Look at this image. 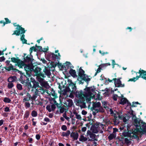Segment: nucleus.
Listing matches in <instances>:
<instances>
[{
    "instance_id": "57",
    "label": "nucleus",
    "mask_w": 146,
    "mask_h": 146,
    "mask_svg": "<svg viewBox=\"0 0 146 146\" xmlns=\"http://www.w3.org/2000/svg\"><path fill=\"white\" fill-rule=\"evenodd\" d=\"M63 117H64L67 120H68V119H69V117H67V115H66V112L64 113L63 114Z\"/></svg>"
},
{
    "instance_id": "53",
    "label": "nucleus",
    "mask_w": 146,
    "mask_h": 146,
    "mask_svg": "<svg viewBox=\"0 0 146 146\" xmlns=\"http://www.w3.org/2000/svg\"><path fill=\"white\" fill-rule=\"evenodd\" d=\"M75 115L76 116V118L78 119H79L80 120L81 119V117L80 115H78L77 113L76 112Z\"/></svg>"
},
{
    "instance_id": "7",
    "label": "nucleus",
    "mask_w": 146,
    "mask_h": 146,
    "mask_svg": "<svg viewBox=\"0 0 146 146\" xmlns=\"http://www.w3.org/2000/svg\"><path fill=\"white\" fill-rule=\"evenodd\" d=\"M80 94L79 95H78L77 97H78L79 99L77 101V104H78L77 106H80V107L82 106L80 104H82V106L85 107L86 106V103L84 102L85 101V98L82 97V93H80Z\"/></svg>"
},
{
    "instance_id": "2",
    "label": "nucleus",
    "mask_w": 146,
    "mask_h": 146,
    "mask_svg": "<svg viewBox=\"0 0 146 146\" xmlns=\"http://www.w3.org/2000/svg\"><path fill=\"white\" fill-rule=\"evenodd\" d=\"M69 83V86H66L64 89V91L66 92H71V93L75 94L76 97H77L79 91H77V88L76 84L73 83L71 80H68Z\"/></svg>"
},
{
    "instance_id": "28",
    "label": "nucleus",
    "mask_w": 146,
    "mask_h": 146,
    "mask_svg": "<svg viewBox=\"0 0 146 146\" xmlns=\"http://www.w3.org/2000/svg\"><path fill=\"white\" fill-rule=\"evenodd\" d=\"M141 121V120L140 121H138L137 118L135 119L134 120V125L136 127L139 126L138 125H140Z\"/></svg>"
},
{
    "instance_id": "56",
    "label": "nucleus",
    "mask_w": 146,
    "mask_h": 146,
    "mask_svg": "<svg viewBox=\"0 0 146 146\" xmlns=\"http://www.w3.org/2000/svg\"><path fill=\"white\" fill-rule=\"evenodd\" d=\"M46 109L49 112L51 111V109L50 108V106L47 105L46 107Z\"/></svg>"
},
{
    "instance_id": "46",
    "label": "nucleus",
    "mask_w": 146,
    "mask_h": 146,
    "mask_svg": "<svg viewBox=\"0 0 146 146\" xmlns=\"http://www.w3.org/2000/svg\"><path fill=\"white\" fill-rule=\"evenodd\" d=\"M25 106L26 108H29L30 106V104L29 102H25Z\"/></svg>"
},
{
    "instance_id": "51",
    "label": "nucleus",
    "mask_w": 146,
    "mask_h": 146,
    "mask_svg": "<svg viewBox=\"0 0 146 146\" xmlns=\"http://www.w3.org/2000/svg\"><path fill=\"white\" fill-rule=\"evenodd\" d=\"M65 64H66V65H65V67H66V66L67 67V68H68V67L70 66H71V65H72V64L70 63V62H68V61H67L66 62Z\"/></svg>"
},
{
    "instance_id": "32",
    "label": "nucleus",
    "mask_w": 146,
    "mask_h": 146,
    "mask_svg": "<svg viewBox=\"0 0 146 146\" xmlns=\"http://www.w3.org/2000/svg\"><path fill=\"white\" fill-rule=\"evenodd\" d=\"M30 114V112L29 111L27 110L25 111L24 116V119L26 120Z\"/></svg>"
},
{
    "instance_id": "64",
    "label": "nucleus",
    "mask_w": 146,
    "mask_h": 146,
    "mask_svg": "<svg viewBox=\"0 0 146 146\" xmlns=\"http://www.w3.org/2000/svg\"><path fill=\"white\" fill-rule=\"evenodd\" d=\"M44 120L46 121L47 122H49L50 121V119L47 117H45L44 119Z\"/></svg>"
},
{
    "instance_id": "11",
    "label": "nucleus",
    "mask_w": 146,
    "mask_h": 146,
    "mask_svg": "<svg viewBox=\"0 0 146 146\" xmlns=\"http://www.w3.org/2000/svg\"><path fill=\"white\" fill-rule=\"evenodd\" d=\"M121 79V78H114L113 79V80L114 81L115 87L119 88L123 87L125 86L124 84H121V82L120 80Z\"/></svg>"
},
{
    "instance_id": "22",
    "label": "nucleus",
    "mask_w": 146,
    "mask_h": 146,
    "mask_svg": "<svg viewBox=\"0 0 146 146\" xmlns=\"http://www.w3.org/2000/svg\"><path fill=\"white\" fill-rule=\"evenodd\" d=\"M92 132L88 130L87 131V136L89 135L90 138L94 139L96 136V135Z\"/></svg>"
},
{
    "instance_id": "49",
    "label": "nucleus",
    "mask_w": 146,
    "mask_h": 146,
    "mask_svg": "<svg viewBox=\"0 0 146 146\" xmlns=\"http://www.w3.org/2000/svg\"><path fill=\"white\" fill-rule=\"evenodd\" d=\"M66 110V109L64 107L62 106L60 109V113H63L64 111Z\"/></svg>"
},
{
    "instance_id": "54",
    "label": "nucleus",
    "mask_w": 146,
    "mask_h": 146,
    "mask_svg": "<svg viewBox=\"0 0 146 146\" xmlns=\"http://www.w3.org/2000/svg\"><path fill=\"white\" fill-rule=\"evenodd\" d=\"M61 129L63 131H65L67 129V126L65 125H63L61 127Z\"/></svg>"
},
{
    "instance_id": "24",
    "label": "nucleus",
    "mask_w": 146,
    "mask_h": 146,
    "mask_svg": "<svg viewBox=\"0 0 146 146\" xmlns=\"http://www.w3.org/2000/svg\"><path fill=\"white\" fill-rule=\"evenodd\" d=\"M31 99V95L29 93L27 92V94L26 97L23 99V102L26 101H29Z\"/></svg>"
},
{
    "instance_id": "17",
    "label": "nucleus",
    "mask_w": 146,
    "mask_h": 146,
    "mask_svg": "<svg viewBox=\"0 0 146 146\" xmlns=\"http://www.w3.org/2000/svg\"><path fill=\"white\" fill-rule=\"evenodd\" d=\"M101 103L100 102H93L92 104V107L91 108L92 110H94V109H96V108H99L101 106Z\"/></svg>"
},
{
    "instance_id": "55",
    "label": "nucleus",
    "mask_w": 146,
    "mask_h": 146,
    "mask_svg": "<svg viewBox=\"0 0 146 146\" xmlns=\"http://www.w3.org/2000/svg\"><path fill=\"white\" fill-rule=\"evenodd\" d=\"M37 97V96L34 94L32 97H31V99L32 100H35L36 98Z\"/></svg>"
},
{
    "instance_id": "35",
    "label": "nucleus",
    "mask_w": 146,
    "mask_h": 146,
    "mask_svg": "<svg viewBox=\"0 0 146 146\" xmlns=\"http://www.w3.org/2000/svg\"><path fill=\"white\" fill-rule=\"evenodd\" d=\"M57 63H58L57 65L59 68H60V67L62 69H64L65 68V70H67L66 68V67H65V65H62L61 63H59V61L58 62H57Z\"/></svg>"
},
{
    "instance_id": "15",
    "label": "nucleus",
    "mask_w": 146,
    "mask_h": 146,
    "mask_svg": "<svg viewBox=\"0 0 146 146\" xmlns=\"http://www.w3.org/2000/svg\"><path fill=\"white\" fill-rule=\"evenodd\" d=\"M79 136V134L77 132H72L70 134V137H72L74 140H77Z\"/></svg>"
},
{
    "instance_id": "39",
    "label": "nucleus",
    "mask_w": 146,
    "mask_h": 146,
    "mask_svg": "<svg viewBox=\"0 0 146 146\" xmlns=\"http://www.w3.org/2000/svg\"><path fill=\"white\" fill-rule=\"evenodd\" d=\"M130 111L129 113L130 115H131L132 118H133L134 117H136L135 115L133 114L134 111L132 110L131 107H130Z\"/></svg>"
},
{
    "instance_id": "34",
    "label": "nucleus",
    "mask_w": 146,
    "mask_h": 146,
    "mask_svg": "<svg viewBox=\"0 0 146 146\" xmlns=\"http://www.w3.org/2000/svg\"><path fill=\"white\" fill-rule=\"evenodd\" d=\"M37 50V49L36 48V47L34 46H33L30 48L29 50L30 54H31V53L33 51H34V52H36Z\"/></svg>"
},
{
    "instance_id": "9",
    "label": "nucleus",
    "mask_w": 146,
    "mask_h": 146,
    "mask_svg": "<svg viewBox=\"0 0 146 146\" xmlns=\"http://www.w3.org/2000/svg\"><path fill=\"white\" fill-rule=\"evenodd\" d=\"M13 25L14 27L17 26L16 28V30H15L12 35H19V31H21L23 33L24 31L23 28L21 27V26L19 24L17 25V23H14L13 24Z\"/></svg>"
},
{
    "instance_id": "50",
    "label": "nucleus",
    "mask_w": 146,
    "mask_h": 146,
    "mask_svg": "<svg viewBox=\"0 0 146 146\" xmlns=\"http://www.w3.org/2000/svg\"><path fill=\"white\" fill-rule=\"evenodd\" d=\"M118 97L117 95L116 94H113V96L112 98L113 100L116 101L117 100V98Z\"/></svg>"
},
{
    "instance_id": "20",
    "label": "nucleus",
    "mask_w": 146,
    "mask_h": 146,
    "mask_svg": "<svg viewBox=\"0 0 146 146\" xmlns=\"http://www.w3.org/2000/svg\"><path fill=\"white\" fill-rule=\"evenodd\" d=\"M25 62H24V61H23L21 60V59H20L19 61L17 62V65L20 68H22L23 66H25L26 65V64H25Z\"/></svg>"
},
{
    "instance_id": "40",
    "label": "nucleus",
    "mask_w": 146,
    "mask_h": 146,
    "mask_svg": "<svg viewBox=\"0 0 146 146\" xmlns=\"http://www.w3.org/2000/svg\"><path fill=\"white\" fill-rule=\"evenodd\" d=\"M5 22L4 23V25H3V26H4L6 24H7L11 23V21L9 20L7 18H5Z\"/></svg>"
},
{
    "instance_id": "23",
    "label": "nucleus",
    "mask_w": 146,
    "mask_h": 146,
    "mask_svg": "<svg viewBox=\"0 0 146 146\" xmlns=\"http://www.w3.org/2000/svg\"><path fill=\"white\" fill-rule=\"evenodd\" d=\"M17 78L16 76H11L8 79V81L9 82H12L17 81Z\"/></svg>"
},
{
    "instance_id": "63",
    "label": "nucleus",
    "mask_w": 146,
    "mask_h": 146,
    "mask_svg": "<svg viewBox=\"0 0 146 146\" xmlns=\"http://www.w3.org/2000/svg\"><path fill=\"white\" fill-rule=\"evenodd\" d=\"M87 112L85 110H83L82 111V113L83 115H85L87 114Z\"/></svg>"
},
{
    "instance_id": "26",
    "label": "nucleus",
    "mask_w": 146,
    "mask_h": 146,
    "mask_svg": "<svg viewBox=\"0 0 146 146\" xmlns=\"http://www.w3.org/2000/svg\"><path fill=\"white\" fill-rule=\"evenodd\" d=\"M24 29V31L22 33V32L21 31H19V33L20 34L19 35H16V36H19L21 34L22 35L21 36V37L20 38L21 40H22L23 39V38H25V35L24 34L25 33L26 31V30H25V29L23 28Z\"/></svg>"
},
{
    "instance_id": "6",
    "label": "nucleus",
    "mask_w": 146,
    "mask_h": 146,
    "mask_svg": "<svg viewBox=\"0 0 146 146\" xmlns=\"http://www.w3.org/2000/svg\"><path fill=\"white\" fill-rule=\"evenodd\" d=\"M42 69L41 68L38 67L37 66L35 67L33 71L35 73V75L37 77L41 76L43 78H44L45 76L42 72H41Z\"/></svg>"
},
{
    "instance_id": "52",
    "label": "nucleus",
    "mask_w": 146,
    "mask_h": 146,
    "mask_svg": "<svg viewBox=\"0 0 146 146\" xmlns=\"http://www.w3.org/2000/svg\"><path fill=\"white\" fill-rule=\"evenodd\" d=\"M125 143L127 144H129L131 143V141L129 140L127 138H125L124 139Z\"/></svg>"
},
{
    "instance_id": "62",
    "label": "nucleus",
    "mask_w": 146,
    "mask_h": 146,
    "mask_svg": "<svg viewBox=\"0 0 146 146\" xmlns=\"http://www.w3.org/2000/svg\"><path fill=\"white\" fill-rule=\"evenodd\" d=\"M48 48H43V49H42V52H46L48 50V47H47Z\"/></svg>"
},
{
    "instance_id": "12",
    "label": "nucleus",
    "mask_w": 146,
    "mask_h": 146,
    "mask_svg": "<svg viewBox=\"0 0 146 146\" xmlns=\"http://www.w3.org/2000/svg\"><path fill=\"white\" fill-rule=\"evenodd\" d=\"M98 122L93 123L91 127L90 130L94 133H97L98 132V127H99V123Z\"/></svg>"
},
{
    "instance_id": "25",
    "label": "nucleus",
    "mask_w": 146,
    "mask_h": 146,
    "mask_svg": "<svg viewBox=\"0 0 146 146\" xmlns=\"http://www.w3.org/2000/svg\"><path fill=\"white\" fill-rule=\"evenodd\" d=\"M98 108H96V109H94V110L97 111L96 112L98 113H104V112L105 110L102 106H101L100 107Z\"/></svg>"
},
{
    "instance_id": "42",
    "label": "nucleus",
    "mask_w": 146,
    "mask_h": 146,
    "mask_svg": "<svg viewBox=\"0 0 146 146\" xmlns=\"http://www.w3.org/2000/svg\"><path fill=\"white\" fill-rule=\"evenodd\" d=\"M17 88L19 90H21L23 89L22 85L19 84H17Z\"/></svg>"
},
{
    "instance_id": "27",
    "label": "nucleus",
    "mask_w": 146,
    "mask_h": 146,
    "mask_svg": "<svg viewBox=\"0 0 146 146\" xmlns=\"http://www.w3.org/2000/svg\"><path fill=\"white\" fill-rule=\"evenodd\" d=\"M123 135L125 137H130L131 135V133L126 130H124L123 133Z\"/></svg>"
},
{
    "instance_id": "19",
    "label": "nucleus",
    "mask_w": 146,
    "mask_h": 146,
    "mask_svg": "<svg viewBox=\"0 0 146 146\" xmlns=\"http://www.w3.org/2000/svg\"><path fill=\"white\" fill-rule=\"evenodd\" d=\"M70 74L74 78L78 77V76L76 74V72L75 70L72 69H70L69 72Z\"/></svg>"
},
{
    "instance_id": "48",
    "label": "nucleus",
    "mask_w": 146,
    "mask_h": 146,
    "mask_svg": "<svg viewBox=\"0 0 146 146\" xmlns=\"http://www.w3.org/2000/svg\"><path fill=\"white\" fill-rule=\"evenodd\" d=\"M40 76L37 77V80L38 81L41 83H42L43 82L44 79L43 78H41Z\"/></svg>"
},
{
    "instance_id": "43",
    "label": "nucleus",
    "mask_w": 146,
    "mask_h": 146,
    "mask_svg": "<svg viewBox=\"0 0 146 146\" xmlns=\"http://www.w3.org/2000/svg\"><path fill=\"white\" fill-rule=\"evenodd\" d=\"M14 84L12 82H9L8 84L7 87L11 89L14 86Z\"/></svg>"
},
{
    "instance_id": "38",
    "label": "nucleus",
    "mask_w": 146,
    "mask_h": 146,
    "mask_svg": "<svg viewBox=\"0 0 146 146\" xmlns=\"http://www.w3.org/2000/svg\"><path fill=\"white\" fill-rule=\"evenodd\" d=\"M31 115L33 117H36L37 115V113L35 110H34L32 111Z\"/></svg>"
},
{
    "instance_id": "29",
    "label": "nucleus",
    "mask_w": 146,
    "mask_h": 146,
    "mask_svg": "<svg viewBox=\"0 0 146 146\" xmlns=\"http://www.w3.org/2000/svg\"><path fill=\"white\" fill-rule=\"evenodd\" d=\"M20 59H19L18 57H17L16 58L15 57H12L11 58V61L14 63H17L19 61Z\"/></svg>"
},
{
    "instance_id": "45",
    "label": "nucleus",
    "mask_w": 146,
    "mask_h": 146,
    "mask_svg": "<svg viewBox=\"0 0 146 146\" xmlns=\"http://www.w3.org/2000/svg\"><path fill=\"white\" fill-rule=\"evenodd\" d=\"M68 102H69V103L68 106L69 107H71L73 104L72 100L71 99H69L68 100Z\"/></svg>"
},
{
    "instance_id": "16",
    "label": "nucleus",
    "mask_w": 146,
    "mask_h": 146,
    "mask_svg": "<svg viewBox=\"0 0 146 146\" xmlns=\"http://www.w3.org/2000/svg\"><path fill=\"white\" fill-rule=\"evenodd\" d=\"M84 90L86 92L83 93L84 95H94L92 92H90V87H88L85 88Z\"/></svg>"
},
{
    "instance_id": "61",
    "label": "nucleus",
    "mask_w": 146,
    "mask_h": 146,
    "mask_svg": "<svg viewBox=\"0 0 146 146\" xmlns=\"http://www.w3.org/2000/svg\"><path fill=\"white\" fill-rule=\"evenodd\" d=\"M36 138V139L38 140L40 138V136L39 134H36L35 136Z\"/></svg>"
},
{
    "instance_id": "14",
    "label": "nucleus",
    "mask_w": 146,
    "mask_h": 146,
    "mask_svg": "<svg viewBox=\"0 0 146 146\" xmlns=\"http://www.w3.org/2000/svg\"><path fill=\"white\" fill-rule=\"evenodd\" d=\"M58 56L55 54L54 53H51L50 55L51 57L52 58V60L55 61H56V62H58L60 59V57L61 56L59 53H58Z\"/></svg>"
},
{
    "instance_id": "1",
    "label": "nucleus",
    "mask_w": 146,
    "mask_h": 146,
    "mask_svg": "<svg viewBox=\"0 0 146 146\" xmlns=\"http://www.w3.org/2000/svg\"><path fill=\"white\" fill-rule=\"evenodd\" d=\"M85 71L81 67H80L79 69L78 78L77 79L79 81L80 84H84V82L82 80L85 81L88 84L91 80V78H89V77H90V76H88L85 74Z\"/></svg>"
},
{
    "instance_id": "37",
    "label": "nucleus",
    "mask_w": 146,
    "mask_h": 146,
    "mask_svg": "<svg viewBox=\"0 0 146 146\" xmlns=\"http://www.w3.org/2000/svg\"><path fill=\"white\" fill-rule=\"evenodd\" d=\"M3 101L5 103H10L11 100L9 98L7 97H5L4 98Z\"/></svg>"
},
{
    "instance_id": "21",
    "label": "nucleus",
    "mask_w": 146,
    "mask_h": 146,
    "mask_svg": "<svg viewBox=\"0 0 146 146\" xmlns=\"http://www.w3.org/2000/svg\"><path fill=\"white\" fill-rule=\"evenodd\" d=\"M43 72H44L43 73L44 74L47 75L48 76H50L51 73L50 70L48 69L45 66L44 67V68L43 70Z\"/></svg>"
},
{
    "instance_id": "13",
    "label": "nucleus",
    "mask_w": 146,
    "mask_h": 146,
    "mask_svg": "<svg viewBox=\"0 0 146 146\" xmlns=\"http://www.w3.org/2000/svg\"><path fill=\"white\" fill-rule=\"evenodd\" d=\"M10 66L8 67L5 68V69L8 71H10L11 70H12V72H18L20 74L22 73L21 71H20L19 70L16 68H14L12 64H10Z\"/></svg>"
},
{
    "instance_id": "41",
    "label": "nucleus",
    "mask_w": 146,
    "mask_h": 146,
    "mask_svg": "<svg viewBox=\"0 0 146 146\" xmlns=\"http://www.w3.org/2000/svg\"><path fill=\"white\" fill-rule=\"evenodd\" d=\"M88 121H90V122L88 123L90 125H93V123L94 122V121L93 119H91V118L89 117H88Z\"/></svg>"
},
{
    "instance_id": "18",
    "label": "nucleus",
    "mask_w": 146,
    "mask_h": 146,
    "mask_svg": "<svg viewBox=\"0 0 146 146\" xmlns=\"http://www.w3.org/2000/svg\"><path fill=\"white\" fill-rule=\"evenodd\" d=\"M121 97V99H120L119 104L123 105H124L125 104H126V103L127 102V100L126 98H123V96H122Z\"/></svg>"
},
{
    "instance_id": "3",
    "label": "nucleus",
    "mask_w": 146,
    "mask_h": 146,
    "mask_svg": "<svg viewBox=\"0 0 146 146\" xmlns=\"http://www.w3.org/2000/svg\"><path fill=\"white\" fill-rule=\"evenodd\" d=\"M34 67L33 64H26L24 66V69L26 73V75H25V77L26 80H29V78L32 75L31 72L34 70Z\"/></svg>"
},
{
    "instance_id": "10",
    "label": "nucleus",
    "mask_w": 146,
    "mask_h": 146,
    "mask_svg": "<svg viewBox=\"0 0 146 146\" xmlns=\"http://www.w3.org/2000/svg\"><path fill=\"white\" fill-rule=\"evenodd\" d=\"M80 92H81L82 93V97H83L84 98H85L86 101L87 102L89 103L90 102L91 98H95V95H84V93L82 90H81L80 91H79V92H78V95H79V94H80Z\"/></svg>"
},
{
    "instance_id": "5",
    "label": "nucleus",
    "mask_w": 146,
    "mask_h": 146,
    "mask_svg": "<svg viewBox=\"0 0 146 146\" xmlns=\"http://www.w3.org/2000/svg\"><path fill=\"white\" fill-rule=\"evenodd\" d=\"M25 81V83L26 85L30 87L31 88L36 89L37 88L39 87L42 88L40 86L38 82L36 81L32 77L31 78L30 82H29V80L28 81V80H26Z\"/></svg>"
},
{
    "instance_id": "36",
    "label": "nucleus",
    "mask_w": 146,
    "mask_h": 146,
    "mask_svg": "<svg viewBox=\"0 0 146 146\" xmlns=\"http://www.w3.org/2000/svg\"><path fill=\"white\" fill-rule=\"evenodd\" d=\"M51 94L52 96L55 98H56L57 97V94L55 93V91L53 89H52Z\"/></svg>"
},
{
    "instance_id": "59",
    "label": "nucleus",
    "mask_w": 146,
    "mask_h": 146,
    "mask_svg": "<svg viewBox=\"0 0 146 146\" xmlns=\"http://www.w3.org/2000/svg\"><path fill=\"white\" fill-rule=\"evenodd\" d=\"M4 111L5 112H9L10 111V110L9 107H6L4 109Z\"/></svg>"
},
{
    "instance_id": "33",
    "label": "nucleus",
    "mask_w": 146,
    "mask_h": 146,
    "mask_svg": "<svg viewBox=\"0 0 146 146\" xmlns=\"http://www.w3.org/2000/svg\"><path fill=\"white\" fill-rule=\"evenodd\" d=\"M115 137L116 136L114 135V134L111 133L110 134V135L108 137V138L110 140H111L112 139L115 138Z\"/></svg>"
},
{
    "instance_id": "58",
    "label": "nucleus",
    "mask_w": 146,
    "mask_h": 146,
    "mask_svg": "<svg viewBox=\"0 0 146 146\" xmlns=\"http://www.w3.org/2000/svg\"><path fill=\"white\" fill-rule=\"evenodd\" d=\"M51 110L54 111L55 110L56 108V107L54 104H52L51 106Z\"/></svg>"
},
{
    "instance_id": "8",
    "label": "nucleus",
    "mask_w": 146,
    "mask_h": 146,
    "mask_svg": "<svg viewBox=\"0 0 146 146\" xmlns=\"http://www.w3.org/2000/svg\"><path fill=\"white\" fill-rule=\"evenodd\" d=\"M26 54L24 53L23 54V60L25 63H32L33 60H34L33 56L30 54L27 55H26Z\"/></svg>"
},
{
    "instance_id": "44",
    "label": "nucleus",
    "mask_w": 146,
    "mask_h": 146,
    "mask_svg": "<svg viewBox=\"0 0 146 146\" xmlns=\"http://www.w3.org/2000/svg\"><path fill=\"white\" fill-rule=\"evenodd\" d=\"M110 64L109 62H108L107 63L102 64L100 65V66L101 67L103 68L104 67L107 66H110Z\"/></svg>"
},
{
    "instance_id": "4",
    "label": "nucleus",
    "mask_w": 146,
    "mask_h": 146,
    "mask_svg": "<svg viewBox=\"0 0 146 146\" xmlns=\"http://www.w3.org/2000/svg\"><path fill=\"white\" fill-rule=\"evenodd\" d=\"M137 73L139 74V76H137L136 77H133L132 78L129 79L128 81L135 82L140 77L146 80V71L140 68L138 72H136V74H137Z\"/></svg>"
},
{
    "instance_id": "30",
    "label": "nucleus",
    "mask_w": 146,
    "mask_h": 146,
    "mask_svg": "<svg viewBox=\"0 0 146 146\" xmlns=\"http://www.w3.org/2000/svg\"><path fill=\"white\" fill-rule=\"evenodd\" d=\"M79 141H86L88 140L87 138L85 137L83 135H81L80 136V138L79 139Z\"/></svg>"
},
{
    "instance_id": "31",
    "label": "nucleus",
    "mask_w": 146,
    "mask_h": 146,
    "mask_svg": "<svg viewBox=\"0 0 146 146\" xmlns=\"http://www.w3.org/2000/svg\"><path fill=\"white\" fill-rule=\"evenodd\" d=\"M70 133V132L69 130H68L66 132H63L62 136L63 137H68Z\"/></svg>"
},
{
    "instance_id": "47",
    "label": "nucleus",
    "mask_w": 146,
    "mask_h": 146,
    "mask_svg": "<svg viewBox=\"0 0 146 146\" xmlns=\"http://www.w3.org/2000/svg\"><path fill=\"white\" fill-rule=\"evenodd\" d=\"M51 64L52 67L55 68L57 65L58 63L57 62L55 63L53 62H52Z\"/></svg>"
},
{
    "instance_id": "60",
    "label": "nucleus",
    "mask_w": 146,
    "mask_h": 146,
    "mask_svg": "<svg viewBox=\"0 0 146 146\" xmlns=\"http://www.w3.org/2000/svg\"><path fill=\"white\" fill-rule=\"evenodd\" d=\"M42 48L41 46H37V50H38L39 51L42 52Z\"/></svg>"
}]
</instances>
